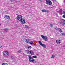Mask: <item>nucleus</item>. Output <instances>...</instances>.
I'll return each mask as SVG.
<instances>
[{"mask_svg":"<svg viewBox=\"0 0 65 65\" xmlns=\"http://www.w3.org/2000/svg\"><path fill=\"white\" fill-rule=\"evenodd\" d=\"M42 11L43 12H48V11L47 10H46L43 9L42 10Z\"/></svg>","mask_w":65,"mask_h":65,"instance_id":"nucleus-13","label":"nucleus"},{"mask_svg":"<svg viewBox=\"0 0 65 65\" xmlns=\"http://www.w3.org/2000/svg\"><path fill=\"white\" fill-rule=\"evenodd\" d=\"M39 1H40L41 2H42V0H39Z\"/></svg>","mask_w":65,"mask_h":65,"instance_id":"nucleus-25","label":"nucleus"},{"mask_svg":"<svg viewBox=\"0 0 65 65\" xmlns=\"http://www.w3.org/2000/svg\"><path fill=\"white\" fill-rule=\"evenodd\" d=\"M28 58L29 61L30 62H33L34 63H36V61L34 59L32 58V57L31 55L29 56Z\"/></svg>","mask_w":65,"mask_h":65,"instance_id":"nucleus-1","label":"nucleus"},{"mask_svg":"<svg viewBox=\"0 0 65 65\" xmlns=\"http://www.w3.org/2000/svg\"><path fill=\"white\" fill-rule=\"evenodd\" d=\"M26 48L27 50H31L32 47L31 46H27L26 47Z\"/></svg>","mask_w":65,"mask_h":65,"instance_id":"nucleus-12","label":"nucleus"},{"mask_svg":"<svg viewBox=\"0 0 65 65\" xmlns=\"http://www.w3.org/2000/svg\"><path fill=\"white\" fill-rule=\"evenodd\" d=\"M2 65H7V64L6 63H2Z\"/></svg>","mask_w":65,"mask_h":65,"instance_id":"nucleus-19","label":"nucleus"},{"mask_svg":"<svg viewBox=\"0 0 65 65\" xmlns=\"http://www.w3.org/2000/svg\"><path fill=\"white\" fill-rule=\"evenodd\" d=\"M61 35H65V33H62L61 34Z\"/></svg>","mask_w":65,"mask_h":65,"instance_id":"nucleus-21","label":"nucleus"},{"mask_svg":"<svg viewBox=\"0 0 65 65\" xmlns=\"http://www.w3.org/2000/svg\"><path fill=\"white\" fill-rule=\"evenodd\" d=\"M25 42L29 44V43L30 42V39H26Z\"/></svg>","mask_w":65,"mask_h":65,"instance_id":"nucleus-10","label":"nucleus"},{"mask_svg":"<svg viewBox=\"0 0 65 65\" xmlns=\"http://www.w3.org/2000/svg\"><path fill=\"white\" fill-rule=\"evenodd\" d=\"M63 17L64 18H65V14L63 15Z\"/></svg>","mask_w":65,"mask_h":65,"instance_id":"nucleus-24","label":"nucleus"},{"mask_svg":"<svg viewBox=\"0 0 65 65\" xmlns=\"http://www.w3.org/2000/svg\"><path fill=\"white\" fill-rule=\"evenodd\" d=\"M51 58H55V55H53L52 56H51Z\"/></svg>","mask_w":65,"mask_h":65,"instance_id":"nucleus-15","label":"nucleus"},{"mask_svg":"<svg viewBox=\"0 0 65 65\" xmlns=\"http://www.w3.org/2000/svg\"><path fill=\"white\" fill-rule=\"evenodd\" d=\"M61 41V40H56V42L57 44H60Z\"/></svg>","mask_w":65,"mask_h":65,"instance_id":"nucleus-11","label":"nucleus"},{"mask_svg":"<svg viewBox=\"0 0 65 65\" xmlns=\"http://www.w3.org/2000/svg\"><path fill=\"white\" fill-rule=\"evenodd\" d=\"M25 26L26 28H30L29 27H28L27 25H25Z\"/></svg>","mask_w":65,"mask_h":65,"instance_id":"nucleus-20","label":"nucleus"},{"mask_svg":"<svg viewBox=\"0 0 65 65\" xmlns=\"http://www.w3.org/2000/svg\"><path fill=\"white\" fill-rule=\"evenodd\" d=\"M55 30L57 31H59L60 33H62V30L60 28H56L55 29Z\"/></svg>","mask_w":65,"mask_h":65,"instance_id":"nucleus-9","label":"nucleus"},{"mask_svg":"<svg viewBox=\"0 0 65 65\" xmlns=\"http://www.w3.org/2000/svg\"><path fill=\"white\" fill-rule=\"evenodd\" d=\"M46 4L49 5H52V1L50 0H46Z\"/></svg>","mask_w":65,"mask_h":65,"instance_id":"nucleus-5","label":"nucleus"},{"mask_svg":"<svg viewBox=\"0 0 65 65\" xmlns=\"http://www.w3.org/2000/svg\"><path fill=\"white\" fill-rule=\"evenodd\" d=\"M11 58L12 59H13V58H14V57H13V56H11Z\"/></svg>","mask_w":65,"mask_h":65,"instance_id":"nucleus-27","label":"nucleus"},{"mask_svg":"<svg viewBox=\"0 0 65 65\" xmlns=\"http://www.w3.org/2000/svg\"><path fill=\"white\" fill-rule=\"evenodd\" d=\"M23 17L21 15H17V16L16 18L17 20H18L20 21L21 20V19Z\"/></svg>","mask_w":65,"mask_h":65,"instance_id":"nucleus-4","label":"nucleus"},{"mask_svg":"<svg viewBox=\"0 0 65 65\" xmlns=\"http://www.w3.org/2000/svg\"><path fill=\"white\" fill-rule=\"evenodd\" d=\"M41 37L43 39L45 40L46 41H47V37L43 35H41Z\"/></svg>","mask_w":65,"mask_h":65,"instance_id":"nucleus-6","label":"nucleus"},{"mask_svg":"<svg viewBox=\"0 0 65 65\" xmlns=\"http://www.w3.org/2000/svg\"><path fill=\"white\" fill-rule=\"evenodd\" d=\"M8 55V53L7 51H3V56H6Z\"/></svg>","mask_w":65,"mask_h":65,"instance_id":"nucleus-7","label":"nucleus"},{"mask_svg":"<svg viewBox=\"0 0 65 65\" xmlns=\"http://www.w3.org/2000/svg\"><path fill=\"white\" fill-rule=\"evenodd\" d=\"M4 18H5V19H8V16L6 15L4 16Z\"/></svg>","mask_w":65,"mask_h":65,"instance_id":"nucleus-14","label":"nucleus"},{"mask_svg":"<svg viewBox=\"0 0 65 65\" xmlns=\"http://www.w3.org/2000/svg\"><path fill=\"white\" fill-rule=\"evenodd\" d=\"M10 19V17L8 16V19Z\"/></svg>","mask_w":65,"mask_h":65,"instance_id":"nucleus-26","label":"nucleus"},{"mask_svg":"<svg viewBox=\"0 0 65 65\" xmlns=\"http://www.w3.org/2000/svg\"><path fill=\"white\" fill-rule=\"evenodd\" d=\"M33 58H37V56L35 55L33 56Z\"/></svg>","mask_w":65,"mask_h":65,"instance_id":"nucleus-18","label":"nucleus"},{"mask_svg":"<svg viewBox=\"0 0 65 65\" xmlns=\"http://www.w3.org/2000/svg\"><path fill=\"white\" fill-rule=\"evenodd\" d=\"M8 30V28H6L5 29V31L6 32Z\"/></svg>","mask_w":65,"mask_h":65,"instance_id":"nucleus-16","label":"nucleus"},{"mask_svg":"<svg viewBox=\"0 0 65 65\" xmlns=\"http://www.w3.org/2000/svg\"><path fill=\"white\" fill-rule=\"evenodd\" d=\"M26 52L27 54H31L32 55H34V52L32 51L27 50Z\"/></svg>","mask_w":65,"mask_h":65,"instance_id":"nucleus-2","label":"nucleus"},{"mask_svg":"<svg viewBox=\"0 0 65 65\" xmlns=\"http://www.w3.org/2000/svg\"><path fill=\"white\" fill-rule=\"evenodd\" d=\"M50 27H52L53 26V25L52 24H50Z\"/></svg>","mask_w":65,"mask_h":65,"instance_id":"nucleus-23","label":"nucleus"},{"mask_svg":"<svg viewBox=\"0 0 65 65\" xmlns=\"http://www.w3.org/2000/svg\"><path fill=\"white\" fill-rule=\"evenodd\" d=\"M63 13V14H65V12Z\"/></svg>","mask_w":65,"mask_h":65,"instance_id":"nucleus-28","label":"nucleus"},{"mask_svg":"<svg viewBox=\"0 0 65 65\" xmlns=\"http://www.w3.org/2000/svg\"><path fill=\"white\" fill-rule=\"evenodd\" d=\"M53 1H56V0H53Z\"/></svg>","mask_w":65,"mask_h":65,"instance_id":"nucleus-29","label":"nucleus"},{"mask_svg":"<svg viewBox=\"0 0 65 65\" xmlns=\"http://www.w3.org/2000/svg\"><path fill=\"white\" fill-rule=\"evenodd\" d=\"M39 43L40 44V45H41V46L43 47H44V48H46V45H45V44H42L41 43V42L40 41H39Z\"/></svg>","mask_w":65,"mask_h":65,"instance_id":"nucleus-8","label":"nucleus"},{"mask_svg":"<svg viewBox=\"0 0 65 65\" xmlns=\"http://www.w3.org/2000/svg\"><path fill=\"white\" fill-rule=\"evenodd\" d=\"M20 21H21V24H24L26 23V21L25 19L23 18H21Z\"/></svg>","mask_w":65,"mask_h":65,"instance_id":"nucleus-3","label":"nucleus"},{"mask_svg":"<svg viewBox=\"0 0 65 65\" xmlns=\"http://www.w3.org/2000/svg\"><path fill=\"white\" fill-rule=\"evenodd\" d=\"M2 47V46H1L0 47V48H1V47Z\"/></svg>","mask_w":65,"mask_h":65,"instance_id":"nucleus-30","label":"nucleus"},{"mask_svg":"<svg viewBox=\"0 0 65 65\" xmlns=\"http://www.w3.org/2000/svg\"><path fill=\"white\" fill-rule=\"evenodd\" d=\"M1 25V24H0V25Z\"/></svg>","mask_w":65,"mask_h":65,"instance_id":"nucleus-31","label":"nucleus"},{"mask_svg":"<svg viewBox=\"0 0 65 65\" xmlns=\"http://www.w3.org/2000/svg\"><path fill=\"white\" fill-rule=\"evenodd\" d=\"M30 43V44H32L33 43V42L32 41H31L30 42H29V44Z\"/></svg>","mask_w":65,"mask_h":65,"instance_id":"nucleus-17","label":"nucleus"},{"mask_svg":"<svg viewBox=\"0 0 65 65\" xmlns=\"http://www.w3.org/2000/svg\"><path fill=\"white\" fill-rule=\"evenodd\" d=\"M19 53H21V50H20L18 51Z\"/></svg>","mask_w":65,"mask_h":65,"instance_id":"nucleus-22","label":"nucleus"}]
</instances>
